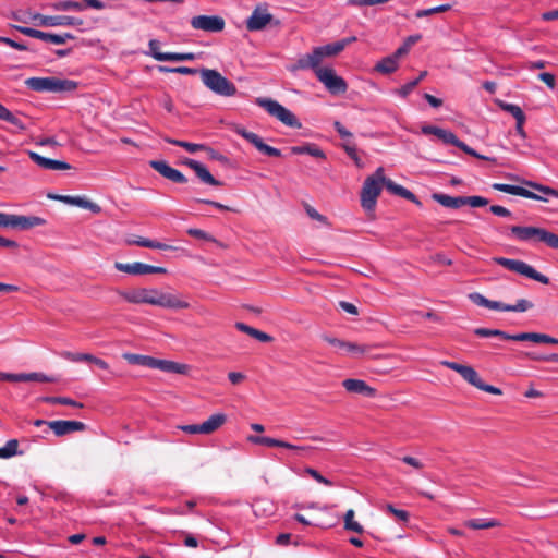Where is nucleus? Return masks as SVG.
Returning <instances> with one entry per match:
<instances>
[{"label":"nucleus","mask_w":558,"mask_h":558,"mask_svg":"<svg viewBox=\"0 0 558 558\" xmlns=\"http://www.w3.org/2000/svg\"><path fill=\"white\" fill-rule=\"evenodd\" d=\"M118 294L131 304H149L166 308H187L190 304L171 293H163L157 289L135 288L131 290H118Z\"/></svg>","instance_id":"f257e3e1"},{"label":"nucleus","mask_w":558,"mask_h":558,"mask_svg":"<svg viewBox=\"0 0 558 558\" xmlns=\"http://www.w3.org/2000/svg\"><path fill=\"white\" fill-rule=\"evenodd\" d=\"M199 73L203 84L213 93L223 97H232L236 94V86L217 70L202 69Z\"/></svg>","instance_id":"f03ea898"},{"label":"nucleus","mask_w":558,"mask_h":558,"mask_svg":"<svg viewBox=\"0 0 558 558\" xmlns=\"http://www.w3.org/2000/svg\"><path fill=\"white\" fill-rule=\"evenodd\" d=\"M510 231L520 241L542 242L558 250V234L544 228L512 226Z\"/></svg>","instance_id":"7ed1b4c3"},{"label":"nucleus","mask_w":558,"mask_h":558,"mask_svg":"<svg viewBox=\"0 0 558 558\" xmlns=\"http://www.w3.org/2000/svg\"><path fill=\"white\" fill-rule=\"evenodd\" d=\"M25 85L35 92H71L77 87L74 81L57 77H29L25 81Z\"/></svg>","instance_id":"20e7f679"},{"label":"nucleus","mask_w":558,"mask_h":558,"mask_svg":"<svg viewBox=\"0 0 558 558\" xmlns=\"http://www.w3.org/2000/svg\"><path fill=\"white\" fill-rule=\"evenodd\" d=\"M255 102L265 109L268 114L278 119L284 125L300 129L302 126L298 118L286 107L271 98L258 97Z\"/></svg>","instance_id":"39448f33"},{"label":"nucleus","mask_w":558,"mask_h":558,"mask_svg":"<svg viewBox=\"0 0 558 558\" xmlns=\"http://www.w3.org/2000/svg\"><path fill=\"white\" fill-rule=\"evenodd\" d=\"M440 364L459 373L463 377L464 380H466L469 384L476 387L477 389L493 393V395H501V390L499 388L488 385V384H485L481 379L477 372L472 366L462 365V364L446 361V360L441 361Z\"/></svg>","instance_id":"423d86ee"},{"label":"nucleus","mask_w":558,"mask_h":558,"mask_svg":"<svg viewBox=\"0 0 558 558\" xmlns=\"http://www.w3.org/2000/svg\"><path fill=\"white\" fill-rule=\"evenodd\" d=\"M493 260L496 264L505 267L506 269H508L510 271L520 274L522 276H525V277L533 279L537 282H541L543 284L549 283L548 277L536 271L532 266H530L529 264H526L522 260L510 259V258H506V257H495V258H493Z\"/></svg>","instance_id":"0eeeda50"},{"label":"nucleus","mask_w":558,"mask_h":558,"mask_svg":"<svg viewBox=\"0 0 558 558\" xmlns=\"http://www.w3.org/2000/svg\"><path fill=\"white\" fill-rule=\"evenodd\" d=\"M331 95H341L348 90L347 82L339 76L333 68L324 66L316 77Z\"/></svg>","instance_id":"6e6552de"},{"label":"nucleus","mask_w":558,"mask_h":558,"mask_svg":"<svg viewBox=\"0 0 558 558\" xmlns=\"http://www.w3.org/2000/svg\"><path fill=\"white\" fill-rule=\"evenodd\" d=\"M227 421V416L222 413L213 414L202 424L182 425L179 428L187 434L209 435L220 428Z\"/></svg>","instance_id":"1a4fd4ad"},{"label":"nucleus","mask_w":558,"mask_h":558,"mask_svg":"<svg viewBox=\"0 0 558 558\" xmlns=\"http://www.w3.org/2000/svg\"><path fill=\"white\" fill-rule=\"evenodd\" d=\"M33 20L43 27L81 26L83 24L82 19L68 15H43L36 13L33 15Z\"/></svg>","instance_id":"9d476101"},{"label":"nucleus","mask_w":558,"mask_h":558,"mask_svg":"<svg viewBox=\"0 0 558 558\" xmlns=\"http://www.w3.org/2000/svg\"><path fill=\"white\" fill-rule=\"evenodd\" d=\"M380 191L381 186L378 184V180L367 178L364 181L361 192V205L366 211H373L375 209Z\"/></svg>","instance_id":"9b49d317"},{"label":"nucleus","mask_w":558,"mask_h":558,"mask_svg":"<svg viewBox=\"0 0 558 558\" xmlns=\"http://www.w3.org/2000/svg\"><path fill=\"white\" fill-rule=\"evenodd\" d=\"M225 20L218 15H197L192 17L191 26L208 33H219L225 28Z\"/></svg>","instance_id":"f8f14e48"},{"label":"nucleus","mask_w":558,"mask_h":558,"mask_svg":"<svg viewBox=\"0 0 558 558\" xmlns=\"http://www.w3.org/2000/svg\"><path fill=\"white\" fill-rule=\"evenodd\" d=\"M474 333L478 337H499L502 340L532 341L536 343L537 332H521L515 335L507 333L499 329L476 328Z\"/></svg>","instance_id":"ddd939ff"},{"label":"nucleus","mask_w":558,"mask_h":558,"mask_svg":"<svg viewBox=\"0 0 558 558\" xmlns=\"http://www.w3.org/2000/svg\"><path fill=\"white\" fill-rule=\"evenodd\" d=\"M323 62V59L315 47L312 52L306 53L302 57H300L296 62L290 66L291 72H295L299 70H312L315 73V76L317 77V72L319 70H324V66H320V63Z\"/></svg>","instance_id":"4468645a"},{"label":"nucleus","mask_w":558,"mask_h":558,"mask_svg":"<svg viewBox=\"0 0 558 558\" xmlns=\"http://www.w3.org/2000/svg\"><path fill=\"white\" fill-rule=\"evenodd\" d=\"M236 133L251 143L258 151L270 157H280L281 151L278 148L269 146L264 143L263 138L254 132L247 131L243 128L236 129Z\"/></svg>","instance_id":"2eb2a0df"},{"label":"nucleus","mask_w":558,"mask_h":558,"mask_svg":"<svg viewBox=\"0 0 558 558\" xmlns=\"http://www.w3.org/2000/svg\"><path fill=\"white\" fill-rule=\"evenodd\" d=\"M0 380H8L13 383L19 381H37V383H54L57 379L54 377L45 375L44 373H3L0 372Z\"/></svg>","instance_id":"dca6fc26"},{"label":"nucleus","mask_w":558,"mask_h":558,"mask_svg":"<svg viewBox=\"0 0 558 558\" xmlns=\"http://www.w3.org/2000/svg\"><path fill=\"white\" fill-rule=\"evenodd\" d=\"M272 21V15L265 8L257 7L246 20V28L250 32L264 29Z\"/></svg>","instance_id":"f3484780"},{"label":"nucleus","mask_w":558,"mask_h":558,"mask_svg":"<svg viewBox=\"0 0 558 558\" xmlns=\"http://www.w3.org/2000/svg\"><path fill=\"white\" fill-rule=\"evenodd\" d=\"M247 440L255 445H263V446H267V447H280V448H286V449H290V450H294V451H306V450L311 449V447L298 446V445H293V444H290V442H287L283 440L267 437V436L251 435L247 437Z\"/></svg>","instance_id":"a211bd4d"},{"label":"nucleus","mask_w":558,"mask_h":558,"mask_svg":"<svg viewBox=\"0 0 558 558\" xmlns=\"http://www.w3.org/2000/svg\"><path fill=\"white\" fill-rule=\"evenodd\" d=\"M149 166L156 170L159 174H161L163 178L175 182V183H186L187 179L183 173H181L179 170L170 167L166 161L161 160H151L149 161Z\"/></svg>","instance_id":"6ab92c4d"},{"label":"nucleus","mask_w":558,"mask_h":558,"mask_svg":"<svg viewBox=\"0 0 558 558\" xmlns=\"http://www.w3.org/2000/svg\"><path fill=\"white\" fill-rule=\"evenodd\" d=\"M183 163L185 166H187L189 168H191L202 182L213 185V186H221L222 185V182L215 179L213 177V174L208 171V169L204 165L198 162L197 160L186 158L183 161Z\"/></svg>","instance_id":"aec40b11"},{"label":"nucleus","mask_w":558,"mask_h":558,"mask_svg":"<svg viewBox=\"0 0 558 558\" xmlns=\"http://www.w3.org/2000/svg\"><path fill=\"white\" fill-rule=\"evenodd\" d=\"M421 132L425 135H435L444 144H451L458 147L460 140L449 130H445L435 125H423Z\"/></svg>","instance_id":"412c9836"},{"label":"nucleus","mask_w":558,"mask_h":558,"mask_svg":"<svg viewBox=\"0 0 558 558\" xmlns=\"http://www.w3.org/2000/svg\"><path fill=\"white\" fill-rule=\"evenodd\" d=\"M48 426L57 436L85 429V424L78 421H51L48 423Z\"/></svg>","instance_id":"4be33fe9"},{"label":"nucleus","mask_w":558,"mask_h":558,"mask_svg":"<svg viewBox=\"0 0 558 558\" xmlns=\"http://www.w3.org/2000/svg\"><path fill=\"white\" fill-rule=\"evenodd\" d=\"M147 366L174 374H186L189 371V366L186 364L154 357L147 360Z\"/></svg>","instance_id":"5701e85b"},{"label":"nucleus","mask_w":558,"mask_h":558,"mask_svg":"<svg viewBox=\"0 0 558 558\" xmlns=\"http://www.w3.org/2000/svg\"><path fill=\"white\" fill-rule=\"evenodd\" d=\"M493 189L496 191H499V192H504V193H508V194L517 195V196H522L525 198L538 199V201H545V202L547 201V198L542 197V196L535 194L534 192H532L527 189H524L522 186H518V185H511V184H505V183H494Z\"/></svg>","instance_id":"b1692460"},{"label":"nucleus","mask_w":558,"mask_h":558,"mask_svg":"<svg viewBox=\"0 0 558 558\" xmlns=\"http://www.w3.org/2000/svg\"><path fill=\"white\" fill-rule=\"evenodd\" d=\"M342 386L351 393L363 395L371 398L376 396V389L362 379L348 378L342 381Z\"/></svg>","instance_id":"393cba45"},{"label":"nucleus","mask_w":558,"mask_h":558,"mask_svg":"<svg viewBox=\"0 0 558 558\" xmlns=\"http://www.w3.org/2000/svg\"><path fill=\"white\" fill-rule=\"evenodd\" d=\"M28 156L38 167L46 169V170H69V169H71V165L65 161L46 158L35 151H29Z\"/></svg>","instance_id":"a878e982"},{"label":"nucleus","mask_w":558,"mask_h":558,"mask_svg":"<svg viewBox=\"0 0 558 558\" xmlns=\"http://www.w3.org/2000/svg\"><path fill=\"white\" fill-rule=\"evenodd\" d=\"M64 359L72 361V362H81V361H90V363H94L96 366H98L101 369H108L109 365L106 361L96 357L95 355H92L89 353H73V352H63L61 354Z\"/></svg>","instance_id":"bb28decb"},{"label":"nucleus","mask_w":558,"mask_h":558,"mask_svg":"<svg viewBox=\"0 0 558 558\" xmlns=\"http://www.w3.org/2000/svg\"><path fill=\"white\" fill-rule=\"evenodd\" d=\"M46 220L37 216H19L14 215V228L27 230L34 227L44 226Z\"/></svg>","instance_id":"cd10ccee"},{"label":"nucleus","mask_w":558,"mask_h":558,"mask_svg":"<svg viewBox=\"0 0 558 558\" xmlns=\"http://www.w3.org/2000/svg\"><path fill=\"white\" fill-rule=\"evenodd\" d=\"M432 198L447 208H460L463 206V196H450L442 193H434Z\"/></svg>","instance_id":"c85d7f7f"},{"label":"nucleus","mask_w":558,"mask_h":558,"mask_svg":"<svg viewBox=\"0 0 558 558\" xmlns=\"http://www.w3.org/2000/svg\"><path fill=\"white\" fill-rule=\"evenodd\" d=\"M291 151L295 155L306 154V155L313 156L315 158H320V159L326 158L325 153L315 144H306L303 146H293L291 148Z\"/></svg>","instance_id":"c756f323"},{"label":"nucleus","mask_w":558,"mask_h":558,"mask_svg":"<svg viewBox=\"0 0 558 558\" xmlns=\"http://www.w3.org/2000/svg\"><path fill=\"white\" fill-rule=\"evenodd\" d=\"M464 525L473 530H484L501 526V522L496 519H471L465 521Z\"/></svg>","instance_id":"7c9ffc66"},{"label":"nucleus","mask_w":558,"mask_h":558,"mask_svg":"<svg viewBox=\"0 0 558 558\" xmlns=\"http://www.w3.org/2000/svg\"><path fill=\"white\" fill-rule=\"evenodd\" d=\"M235 327H236L238 330H240L242 332H245V333L250 335L251 337H253V338H255V339H257V340H259L262 342H269V341L272 340V338L269 335H267V333H265V332H263L260 330H257V329H255V328H253V327H251V326H248V325H246L244 323H236Z\"/></svg>","instance_id":"2f4dec72"},{"label":"nucleus","mask_w":558,"mask_h":558,"mask_svg":"<svg viewBox=\"0 0 558 558\" xmlns=\"http://www.w3.org/2000/svg\"><path fill=\"white\" fill-rule=\"evenodd\" d=\"M167 269L159 266H151L141 262L133 263V275L166 274Z\"/></svg>","instance_id":"473e14b6"},{"label":"nucleus","mask_w":558,"mask_h":558,"mask_svg":"<svg viewBox=\"0 0 558 558\" xmlns=\"http://www.w3.org/2000/svg\"><path fill=\"white\" fill-rule=\"evenodd\" d=\"M399 61L393 58V56H388L380 60L376 66L375 70L383 73V74H390L395 72L398 69Z\"/></svg>","instance_id":"72a5a7b5"},{"label":"nucleus","mask_w":558,"mask_h":558,"mask_svg":"<svg viewBox=\"0 0 558 558\" xmlns=\"http://www.w3.org/2000/svg\"><path fill=\"white\" fill-rule=\"evenodd\" d=\"M316 48H317L323 60L325 58L335 57V56L339 54L341 51H343V45L338 44V41L328 44L325 46H319Z\"/></svg>","instance_id":"f704fd0d"},{"label":"nucleus","mask_w":558,"mask_h":558,"mask_svg":"<svg viewBox=\"0 0 558 558\" xmlns=\"http://www.w3.org/2000/svg\"><path fill=\"white\" fill-rule=\"evenodd\" d=\"M17 449L19 441L16 439L8 440L4 447H0V459H9L16 454H21Z\"/></svg>","instance_id":"c9c22d12"},{"label":"nucleus","mask_w":558,"mask_h":558,"mask_svg":"<svg viewBox=\"0 0 558 558\" xmlns=\"http://www.w3.org/2000/svg\"><path fill=\"white\" fill-rule=\"evenodd\" d=\"M165 141L169 144L180 146V147L186 149L189 153H196V151L205 149V144H195V143L174 140L171 137H165Z\"/></svg>","instance_id":"e433bc0d"},{"label":"nucleus","mask_w":558,"mask_h":558,"mask_svg":"<svg viewBox=\"0 0 558 558\" xmlns=\"http://www.w3.org/2000/svg\"><path fill=\"white\" fill-rule=\"evenodd\" d=\"M52 9L56 11H83L84 5L76 1H59L53 4H51Z\"/></svg>","instance_id":"4c0bfd02"},{"label":"nucleus","mask_w":558,"mask_h":558,"mask_svg":"<svg viewBox=\"0 0 558 558\" xmlns=\"http://www.w3.org/2000/svg\"><path fill=\"white\" fill-rule=\"evenodd\" d=\"M43 401L46 403L64 404V405H70V407H74V408H78V409H82L84 407L83 403L77 402L68 397H44Z\"/></svg>","instance_id":"58836bf2"},{"label":"nucleus","mask_w":558,"mask_h":558,"mask_svg":"<svg viewBox=\"0 0 558 558\" xmlns=\"http://www.w3.org/2000/svg\"><path fill=\"white\" fill-rule=\"evenodd\" d=\"M354 510L353 509H349L345 514H344V529L348 530V531H353V532H356V533H363V526L354 521Z\"/></svg>","instance_id":"ea45409f"},{"label":"nucleus","mask_w":558,"mask_h":558,"mask_svg":"<svg viewBox=\"0 0 558 558\" xmlns=\"http://www.w3.org/2000/svg\"><path fill=\"white\" fill-rule=\"evenodd\" d=\"M193 53H173L169 52L168 54H158L156 56L157 61H191L194 60Z\"/></svg>","instance_id":"a19ab883"},{"label":"nucleus","mask_w":558,"mask_h":558,"mask_svg":"<svg viewBox=\"0 0 558 558\" xmlns=\"http://www.w3.org/2000/svg\"><path fill=\"white\" fill-rule=\"evenodd\" d=\"M501 109L512 114L517 122L525 121V114L518 105L513 104H500Z\"/></svg>","instance_id":"79ce46f5"},{"label":"nucleus","mask_w":558,"mask_h":558,"mask_svg":"<svg viewBox=\"0 0 558 558\" xmlns=\"http://www.w3.org/2000/svg\"><path fill=\"white\" fill-rule=\"evenodd\" d=\"M450 9H451V4L445 3V4H440V5L434 7V8L418 10V11H416L415 16L421 19V17L429 16V15L435 14V13L447 12Z\"/></svg>","instance_id":"37998d69"},{"label":"nucleus","mask_w":558,"mask_h":558,"mask_svg":"<svg viewBox=\"0 0 558 558\" xmlns=\"http://www.w3.org/2000/svg\"><path fill=\"white\" fill-rule=\"evenodd\" d=\"M74 206L88 209L95 214L100 213V206L82 196H75Z\"/></svg>","instance_id":"c03bdc74"},{"label":"nucleus","mask_w":558,"mask_h":558,"mask_svg":"<svg viewBox=\"0 0 558 558\" xmlns=\"http://www.w3.org/2000/svg\"><path fill=\"white\" fill-rule=\"evenodd\" d=\"M384 509L387 513L393 515L400 522H407L409 520V512L405 510L397 509L391 504L385 505Z\"/></svg>","instance_id":"a18cd8bd"},{"label":"nucleus","mask_w":558,"mask_h":558,"mask_svg":"<svg viewBox=\"0 0 558 558\" xmlns=\"http://www.w3.org/2000/svg\"><path fill=\"white\" fill-rule=\"evenodd\" d=\"M2 120L11 123L20 131L26 130V124L24 123L23 118L17 114L12 113L10 110H8V112L5 113V116Z\"/></svg>","instance_id":"49530a36"},{"label":"nucleus","mask_w":558,"mask_h":558,"mask_svg":"<svg viewBox=\"0 0 558 558\" xmlns=\"http://www.w3.org/2000/svg\"><path fill=\"white\" fill-rule=\"evenodd\" d=\"M488 204V199L482 196H463V206L483 207Z\"/></svg>","instance_id":"de8ad7c7"},{"label":"nucleus","mask_w":558,"mask_h":558,"mask_svg":"<svg viewBox=\"0 0 558 558\" xmlns=\"http://www.w3.org/2000/svg\"><path fill=\"white\" fill-rule=\"evenodd\" d=\"M38 39L52 43L54 45H62L64 44V39L59 34H51L40 31Z\"/></svg>","instance_id":"09e8293b"},{"label":"nucleus","mask_w":558,"mask_h":558,"mask_svg":"<svg viewBox=\"0 0 558 558\" xmlns=\"http://www.w3.org/2000/svg\"><path fill=\"white\" fill-rule=\"evenodd\" d=\"M204 151H206L207 156L209 159L211 160H217L223 165H227L229 162V159L223 156L222 154H220L219 151L213 149L211 147L209 146H206L205 145V149H203Z\"/></svg>","instance_id":"8fccbe9b"},{"label":"nucleus","mask_w":558,"mask_h":558,"mask_svg":"<svg viewBox=\"0 0 558 558\" xmlns=\"http://www.w3.org/2000/svg\"><path fill=\"white\" fill-rule=\"evenodd\" d=\"M305 473L308 474L311 477H313L315 481H317L320 484H324L326 486H331L332 482L323 476L317 470L313 468H306Z\"/></svg>","instance_id":"3c124183"},{"label":"nucleus","mask_w":558,"mask_h":558,"mask_svg":"<svg viewBox=\"0 0 558 558\" xmlns=\"http://www.w3.org/2000/svg\"><path fill=\"white\" fill-rule=\"evenodd\" d=\"M532 307V302L525 299H520L514 305H509V312H525Z\"/></svg>","instance_id":"603ef678"},{"label":"nucleus","mask_w":558,"mask_h":558,"mask_svg":"<svg viewBox=\"0 0 558 558\" xmlns=\"http://www.w3.org/2000/svg\"><path fill=\"white\" fill-rule=\"evenodd\" d=\"M343 149L350 156V158L355 162L357 167H362L361 158L357 156L356 147L350 143L343 144Z\"/></svg>","instance_id":"864d4df0"},{"label":"nucleus","mask_w":558,"mask_h":558,"mask_svg":"<svg viewBox=\"0 0 558 558\" xmlns=\"http://www.w3.org/2000/svg\"><path fill=\"white\" fill-rule=\"evenodd\" d=\"M529 185L532 186L534 190L542 192L544 195L554 196V197L558 198L557 190H554L549 186L541 185L537 183H532V182H530Z\"/></svg>","instance_id":"5fc2aeb1"},{"label":"nucleus","mask_w":558,"mask_h":558,"mask_svg":"<svg viewBox=\"0 0 558 558\" xmlns=\"http://www.w3.org/2000/svg\"><path fill=\"white\" fill-rule=\"evenodd\" d=\"M420 83V78H415L398 89V94L401 97H407Z\"/></svg>","instance_id":"6e6d98bb"},{"label":"nucleus","mask_w":558,"mask_h":558,"mask_svg":"<svg viewBox=\"0 0 558 558\" xmlns=\"http://www.w3.org/2000/svg\"><path fill=\"white\" fill-rule=\"evenodd\" d=\"M187 234L193 238H196V239H201V240H205V241H214V239L210 234H208L207 232H205L201 229L191 228L187 230Z\"/></svg>","instance_id":"4d7b16f0"},{"label":"nucleus","mask_w":558,"mask_h":558,"mask_svg":"<svg viewBox=\"0 0 558 558\" xmlns=\"http://www.w3.org/2000/svg\"><path fill=\"white\" fill-rule=\"evenodd\" d=\"M0 44H4L20 51L27 50V47L24 44L17 43L9 37L0 36Z\"/></svg>","instance_id":"13d9d810"},{"label":"nucleus","mask_w":558,"mask_h":558,"mask_svg":"<svg viewBox=\"0 0 558 558\" xmlns=\"http://www.w3.org/2000/svg\"><path fill=\"white\" fill-rule=\"evenodd\" d=\"M355 348L356 349H351V354L353 356H362L368 354L372 351L373 345L355 343Z\"/></svg>","instance_id":"bf43d9fd"},{"label":"nucleus","mask_w":558,"mask_h":558,"mask_svg":"<svg viewBox=\"0 0 558 558\" xmlns=\"http://www.w3.org/2000/svg\"><path fill=\"white\" fill-rule=\"evenodd\" d=\"M13 28L19 31L23 35H26V36H29V37H33V38H36V39H38L39 33H40V31H38V29L26 27V26L13 25Z\"/></svg>","instance_id":"052dcab7"},{"label":"nucleus","mask_w":558,"mask_h":558,"mask_svg":"<svg viewBox=\"0 0 558 558\" xmlns=\"http://www.w3.org/2000/svg\"><path fill=\"white\" fill-rule=\"evenodd\" d=\"M306 214L314 220H317L322 223H327V218L323 215H320L315 208H313L310 205H306L305 207Z\"/></svg>","instance_id":"680f3d73"},{"label":"nucleus","mask_w":558,"mask_h":558,"mask_svg":"<svg viewBox=\"0 0 558 558\" xmlns=\"http://www.w3.org/2000/svg\"><path fill=\"white\" fill-rule=\"evenodd\" d=\"M0 227L14 228V215L0 213Z\"/></svg>","instance_id":"e2e57ef3"},{"label":"nucleus","mask_w":558,"mask_h":558,"mask_svg":"<svg viewBox=\"0 0 558 558\" xmlns=\"http://www.w3.org/2000/svg\"><path fill=\"white\" fill-rule=\"evenodd\" d=\"M469 298H470V300H471L474 304H476V305H478V306L487 307V305H488V301H489V300H488L487 298H485L484 295H482L481 293H477V292L471 293V294L469 295Z\"/></svg>","instance_id":"0e129e2a"},{"label":"nucleus","mask_w":558,"mask_h":558,"mask_svg":"<svg viewBox=\"0 0 558 558\" xmlns=\"http://www.w3.org/2000/svg\"><path fill=\"white\" fill-rule=\"evenodd\" d=\"M538 78L544 82L550 89H554L556 86L555 76L551 73L544 72L538 74Z\"/></svg>","instance_id":"69168bd1"},{"label":"nucleus","mask_w":558,"mask_h":558,"mask_svg":"<svg viewBox=\"0 0 558 558\" xmlns=\"http://www.w3.org/2000/svg\"><path fill=\"white\" fill-rule=\"evenodd\" d=\"M401 460L408 465L414 468L415 470H422L424 468V464L414 457L404 456L401 458Z\"/></svg>","instance_id":"338daca9"},{"label":"nucleus","mask_w":558,"mask_h":558,"mask_svg":"<svg viewBox=\"0 0 558 558\" xmlns=\"http://www.w3.org/2000/svg\"><path fill=\"white\" fill-rule=\"evenodd\" d=\"M490 213H493L496 216L500 217H510L511 213L506 207H502L500 205H492L489 207Z\"/></svg>","instance_id":"774afa93"}]
</instances>
